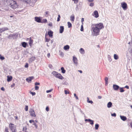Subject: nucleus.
<instances>
[{"instance_id": "obj_1", "label": "nucleus", "mask_w": 132, "mask_h": 132, "mask_svg": "<svg viewBox=\"0 0 132 132\" xmlns=\"http://www.w3.org/2000/svg\"><path fill=\"white\" fill-rule=\"evenodd\" d=\"M104 28L103 23H100L94 25L91 30L93 32L94 36H96L99 34L100 30Z\"/></svg>"}, {"instance_id": "obj_2", "label": "nucleus", "mask_w": 132, "mask_h": 132, "mask_svg": "<svg viewBox=\"0 0 132 132\" xmlns=\"http://www.w3.org/2000/svg\"><path fill=\"white\" fill-rule=\"evenodd\" d=\"M53 74L55 77L57 78L61 79H64V77L62 76V75L58 72L55 71H53L52 73Z\"/></svg>"}, {"instance_id": "obj_3", "label": "nucleus", "mask_w": 132, "mask_h": 132, "mask_svg": "<svg viewBox=\"0 0 132 132\" xmlns=\"http://www.w3.org/2000/svg\"><path fill=\"white\" fill-rule=\"evenodd\" d=\"M9 127L12 132H16V126L14 124L10 123L9 124Z\"/></svg>"}, {"instance_id": "obj_4", "label": "nucleus", "mask_w": 132, "mask_h": 132, "mask_svg": "<svg viewBox=\"0 0 132 132\" xmlns=\"http://www.w3.org/2000/svg\"><path fill=\"white\" fill-rule=\"evenodd\" d=\"M10 6L12 8L15 9L17 7V4L15 1L12 0L10 2Z\"/></svg>"}, {"instance_id": "obj_5", "label": "nucleus", "mask_w": 132, "mask_h": 132, "mask_svg": "<svg viewBox=\"0 0 132 132\" xmlns=\"http://www.w3.org/2000/svg\"><path fill=\"white\" fill-rule=\"evenodd\" d=\"M121 5L122 7L123 10H125L127 9V4L125 2L122 3Z\"/></svg>"}, {"instance_id": "obj_6", "label": "nucleus", "mask_w": 132, "mask_h": 132, "mask_svg": "<svg viewBox=\"0 0 132 132\" xmlns=\"http://www.w3.org/2000/svg\"><path fill=\"white\" fill-rule=\"evenodd\" d=\"M73 61L74 63L76 65H77L78 63V59L75 56H73Z\"/></svg>"}, {"instance_id": "obj_7", "label": "nucleus", "mask_w": 132, "mask_h": 132, "mask_svg": "<svg viewBox=\"0 0 132 132\" xmlns=\"http://www.w3.org/2000/svg\"><path fill=\"white\" fill-rule=\"evenodd\" d=\"M93 16H94L95 18H97L99 17V14L98 12L95 10L93 12Z\"/></svg>"}, {"instance_id": "obj_8", "label": "nucleus", "mask_w": 132, "mask_h": 132, "mask_svg": "<svg viewBox=\"0 0 132 132\" xmlns=\"http://www.w3.org/2000/svg\"><path fill=\"white\" fill-rule=\"evenodd\" d=\"M29 113L30 115L32 117H35L36 116L35 112L32 109H31L29 111Z\"/></svg>"}, {"instance_id": "obj_9", "label": "nucleus", "mask_w": 132, "mask_h": 132, "mask_svg": "<svg viewBox=\"0 0 132 132\" xmlns=\"http://www.w3.org/2000/svg\"><path fill=\"white\" fill-rule=\"evenodd\" d=\"M34 77L33 76L29 77L26 79V80L28 82H30L32 80L34 79Z\"/></svg>"}, {"instance_id": "obj_10", "label": "nucleus", "mask_w": 132, "mask_h": 132, "mask_svg": "<svg viewBox=\"0 0 132 132\" xmlns=\"http://www.w3.org/2000/svg\"><path fill=\"white\" fill-rule=\"evenodd\" d=\"M53 32L50 30L48 31V35L50 37L52 38L53 35Z\"/></svg>"}, {"instance_id": "obj_11", "label": "nucleus", "mask_w": 132, "mask_h": 132, "mask_svg": "<svg viewBox=\"0 0 132 132\" xmlns=\"http://www.w3.org/2000/svg\"><path fill=\"white\" fill-rule=\"evenodd\" d=\"M113 88L114 90H117L119 88V87L116 85H113Z\"/></svg>"}, {"instance_id": "obj_12", "label": "nucleus", "mask_w": 132, "mask_h": 132, "mask_svg": "<svg viewBox=\"0 0 132 132\" xmlns=\"http://www.w3.org/2000/svg\"><path fill=\"white\" fill-rule=\"evenodd\" d=\"M85 121L89 122L91 125H93L94 124V121L90 119H86Z\"/></svg>"}, {"instance_id": "obj_13", "label": "nucleus", "mask_w": 132, "mask_h": 132, "mask_svg": "<svg viewBox=\"0 0 132 132\" xmlns=\"http://www.w3.org/2000/svg\"><path fill=\"white\" fill-rule=\"evenodd\" d=\"M7 77V81L8 82L11 81L12 79L13 78L11 76H8Z\"/></svg>"}, {"instance_id": "obj_14", "label": "nucleus", "mask_w": 132, "mask_h": 132, "mask_svg": "<svg viewBox=\"0 0 132 132\" xmlns=\"http://www.w3.org/2000/svg\"><path fill=\"white\" fill-rule=\"evenodd\" d=\"M8 30V28L7 27L3 28L0 29V32L1 33L7 30Z\"/></svg>"}, {"instance_id": "obj_15", "label": "nucleus", "mask_w": 132, "mask_h": 132, "mask_svg": "<svg viewBox=\"0 0 132 132\" xmlns=\"http://www.w3.org/2000/svg\"><path fill=\"white\" fill-rule=\"evenodd\" d=\"M35 21L39 23L41 22V20L39 18L36 17L35 18Z\"/></svg>"}, {"instance_id": "obj_16", "label": "nucleus", "mask_w": 132, "mask_h": 132, "mask_svg": "<svg viewBox=\"0 0 132 132\" xmlns=\"http://www.w3.org/2000/svg\"><path fill=\"white\" fill-rule=\"evenodd\" d=\"M64 28L63 26H61L60 27V33H63V32L64 31Z\"/></svg>"}, {"instance_id": "obj_17", "label": "nucleus", "mask_w": 132, "mask_h": 132, "mask_svg": "<svg viewBox=\"0 0 132 132\" xmlns=\"http://www.w3.org/2000/svg\"><path fill=\"white\" fill-rule=\"evenodd\" d=\"M29 38H30V40H29V44L30 46L31 47L32 44V43H33V40L31 39V37H30Z\"/></svg>"}, {"instance_id": "obj_18", "label": "nucleus", "mask_w": 132, "mask_h": 132, "mask_svg": "<svg viewBox=\"0 0 132 132\" xmlns=\"http://www.w3.org/2000/svg\"><path fill=\"white\" fill-rule=\"evenodd\" d=\"M120 117L121 120L123 121H125L127 120V118L124 116H120Z\"/></svg>"}, {"instance_id": "obj_19", "label": "nucleus", "mask_w": 132, "mask_h": 132, "mask_svg": "<svg viewBox=\"0 0 132 132\" xmlns=\"http://www.w3.org/2000/svg\"><path fill=\"white\" fill-rule=\"evenodd\" d=\"M70 20L71 21L73 22L75 19V16L74 15H72L70 16Z\"/></svg>"}, {"instance_id": "obj_20", "label": "nucleus", "mask_w": 132, "mask_h": 132, "mask_svg": "<svg viewBox=\"0 0 132 132\" xmlns=\"http://www.w3.org/2000/svg\"><path fill=\"white\" fill-rule=\"evenodd\" d=\"M22 46L24 48H26L27 46V43L25 42H23L22 43Z\"/></svg>"}, {"instance_id": "obj_21", "label": "nucleus", "mask_w": 132, "mask_h": 132, "mask_svg": "<svg viewBox=\"0 0 132 132\" xmlns=\"http://www.w3.org/2000/svg\"><path fill=\"white\" fill-rule=\"evenodd\" d=\"M112 104L111 102H109L107 104V107L108 108H110L112 106Z\"/></svg>"}, {"instance_id": "obj_22", "label": "nucleus", "mask_w": 132, "mask_h": 132, "mask_svg": "<svg viewBox=\"0 0 132 132\" xmlns=\"http://www.w3.org/2000/svg\"><path fill=\"white\" fill-rule=\"evenodd\" d=\"M69 46L68 45L65 46L64 47V49L65 50H67L69 49Z\"/></svg>"}, {"instance_id": "obj_23", "label": "nucleus", "mask_w": 132, "mask_h": 132, "mask_svg": "<svg viewBox=\"0 0 132 132\" xmlns=\"http://www.w3.org/2000/svg\"><path fill=\"white\" fill-rule=\"evenodd\" d=\"M47 35V34H46L45 35V39L46 40V41L48 42H49L50 40V39H48L46 37V36Z\"/></svg>"}, {"instance_id": "obj_24", "label": "nucleus", "mask_w": 132, "mask_h": 132, "mask_svg": "<svg viewBox=\"0 0 132 132\" xmlns=\"http://www.w3.org/2000/svg\"><path fill=\"white\" fill-rule=\"evenodd\" d=\"M80 52L81 53H85V51L82 48H80Z\"/></svg>"}, {"instance_id": "obj_25", "label": "nucleus", "mask_w": 132, "mask_h": 132, "mask_svg": "<svg viewBox=\"0 0 132 132\" xmlns=\"http://www.w3.org/2000/svg\"><path fill=\"white\" fill-rule=\"evenodd\" d=\"M67 24L68 28H70L72 27V25L71 23L70 22H68L67 23Z\"/></svg>"}, {"instance_id": "obj_26", "label": "nucleus", "mask_w": 132, "mask_h": 132, "mask_svg": "<svg viewBox=\"0 0 132 132\" xmlns=\"http://www.w3.org/2000/svg\"><path fill=\"white\" fill-rule=\"evenodd\" d=\"M61 70L62 71V73H65V70L63 67H62L61 68Z\"/></svg>"}, {"instance_id": "obj_27", "label": "nucleus", "mask_w": 132, "mask_h": 132, "mask_svg": "<svg viewBox=\"0 0 132 132\" xmlns=\"http://www.w3.org/2000/svg\"><path fill=\"white\" fill-rule=\"evenodd\" d=\"M114 59L115 60H117L118 58V55L116 54H114Z\"/></svg>"}, {"instance_id": "obj_28", "label": "nucleus", "mask_w": 132, "mask_h": 132, "mask_svg": "<svg viewBox=\"0 0 132 132\" xmlns=\"http://www.w3.org/2000/svg\"><path fill=\"white\" fill-rule=\"evenodd\" d=\"M87 102L88 103H90L91 104H92L93 103V102L91 101H90L89 100V98L88 97L87 98Z\"/></svg>"}, {"instance_id": "obj_29", "label": "nucleus", "mask_w": 132, "mask_h": 132, "mask_svg": "<svg viewBox=\"0 0 132 132\" xmlns=\"http://www.w3.org/2000/svg\"><path fill=\"white\" fill-rule=\"evenodd\" d=\"M123 87L120 88L119 89L120 90V92H123L124 91V90L123 89Z\"/></svg>"}, {"instance_id": "obj_30", "label": "nucleus", "mask_w": 132, "mask_h": 132, "mask_svg": "<svg viewBox=\"0 0 132 132\" xmlns=\"http://www.w3.org/2000/svg\"><path fill=\"white\" fill-rule=\"evenodd\" d=\"M99 127V125L98 124H96L95 126V128L96 130H97Z\"/></svg>"}, {"instance_id": "obj_31", "label": "nucleus", "mask_w": 132, "mask_h": 132, "mask_svg": "<svg viewBox=\"0 0 132 132\" xmlns=\"http://www.w3.org/2000/svg\"><path fill=\"white\" fill-rule=\"evenodd\" d=\"M5 132H9V129L7 127H6L5 128Z\"/></svg>"}, {"instance_id": "obj_32", "label": "nucleus", "mask_w": 132, "mask_h": 132, "mask_svg": "<svg viewBox=\"0 0 132 132\" xmlns=\"http://www.w3.org/2000/svg\"><path fill=\"white\" fill-rule=\"evenodd\" d=\"M60 18H61V17H60V15L59 14L58 15V17L57 20V21L59 22L60 21Z\"/></svg>"}, {"instance_id": "obj_33", "label": "nucleus", "mask_w": 132, "mask_h": 132, "mask_svg": "<svg viewBox=\"0 0 132 132\" xmlns=\"http://www.w3.org/2000/svg\"><path fill=\"white\" fill-rule=\"evenodd\" d=\"M0 59L2 60H3L5 59V58L3 56H1L0 54Z\"/></svg>"}, {"instance_id": "obj_34", "label": "nucleus", "mask_w": 132, "mask_h": 132, "mask_svg": "<svg viewBox=\"0 0 132 132\" xmlns=\"http://www.w3.org/2000/svg\"><path fill=\"white\" fill-rule=\"evenodd\" d=\"M64 92L65 93V94H69V91H67L66 90H64Z\"/></svg>"}, {"instance_id": "obj_35", "label": "nucleus", "mask_w": 132, "mask_h": 132, "mask_svg": "<svg viewBox=\"0 0 132 132\" xmlns=\"http://www.w3.org/2000/svg\"><path fill=\"white\" fill-rule=\"evenodd\" d=\"M108 78L107 77H106L105 78V82L106 84H107L108 83Z\"/></svg>"}, {"instance_id": "obj_36", "label": "nucleus", "mask_w": 132, "mask_h": 132, "mask_svg": "<svg viewBox=\"0 0 132 132\" xmlns=\"http://www.w3.org/2000/svg\"><path fill=\"white\" fill-rule=\"evenodd\" d=\"M28 106H26L25 108V110L26 111H27L28 110Z\"/></svg>"}, {"instance_id": "obj_37", "label": "nucleus", "mask_w": 132, "mask_h": 132, "mask_svg": "<svg viewBox=\"0 0 132 132\" xmlns=\"http://www.w3.org/2000/svg\"><path fill=\"white\" fill-rule=\"evenodd\" d=\"M39 88V87L38 86H36L35 87V89L36 90H37Z\"/></svg>"}, {"instance_id": "obj_38", "label": "nucleus", "mask_w": 132, "mask_h": 132, "mask_svg": "<svg viewBox=\"0 0 132 132\" xmlns=\"http://www.w3.org/2000/svg\"><path fill=\"white\" fill-rule=\"evenodd\" d=\"M52 90L53 89H52L50 90H47L46 92L47 93H49L52 92Z\"/></svg>"}, {"instance_id": "obj_39", "label": "nucleus", "mask_w": 132, "mask_h": 132, "mask_svg": "<svg viewBox=\"0 0 132 132\" xmlns=\"http://www.w3.org/2000/svg\"><path fill=\"white\" fill-rule=\"evenodd\" d=\"M94 5V4L93 3L91 2L90 3L89 6H93Z\"/></svg>"}, {"instance_id": "obj_40", "label": "nucleus", "mask_w": 132, "mask_h": 132, "mask_svg": "<svg viewBox=\"0 0 132 132\" xmlns=\"http://www.w3.org/2000/svg\"><path fill=\"white\" fill-rule=\"evenodd\" d=\"M84 30V28L83 27V25H82L81 26V29L80 30L81 31H83Z\"/></svg>"}, {"instance_id": "obj_41", "label": "nucleus", "mask_w": 132, "mask_h": 132, "mask_svg": "<svg viewBox=\"0 0 132 132\" xmlns=\"http://www.w3.org/2000/svg\"><path fill=\"white\" fill-rule=\"evenodd\" d=\"M30 93L33 96L35 95L36 94V93L35 92H30Z\"/></svg>"}, {"instance_id": "obj_42", "label": "nucleus", "mask_w": 132, "mask_h": 132, "mask_svg": "<svg viewBox=\"0 0 132 132\" xmlns=\"http://www.w3.org/2000/svg\"><path fill=\"white\" fill-rule=\"evenodd\" d=\"M74 1V2L75 4H77L79 0H72Z\"/></svg>"}, {"instance_id": "obj_43", "label": "nucleus", "mask_w": 132, "mask_h": 132, "mask_svg": "<svg viewBox=\"0 0 132 132\" xmlns=\"http://www.w3.org/2000/svg\"><path fill=\"white\" fill-rule=\"evenodd\" d=\"M111 116L113 117H116V115L115 113H113L111 114Z\"/></svg>"}, {"instance_id": "obj_44", "label": "nucleus", "mask_w": 132, "mask_h": 132, "mask_svg": "<svg viewBox=\"0 0 132 132\" xmlns=\"http://www.w3.org/2000/svg\"><path fill=\"white\" fill-rule=\"evenodd\" d=\"M74 96L75 97L76 99L77 100L78 99V96L76 95V94L75 93V94H74Z\"/></svg>"}, {"instance_id": "obj_45", "label": "nucleus", "mask_w": 132, "mask_h": 132, "mask_svg": "<svg viewBox=\"0 0 132 132\" xmlns=\"http://www.w3.org/2000/svg\"><path fill=\"white\" fill-rule=\"evenodd\" d=\"M46 110L47 111H49V108L48 106H47L46 107Z\"/></svg>"}, {"instance_id": "obj_46", "label": "nucleus", "mask_w": 132, "mask_h": 132, "mask_svg": "<svg viewBox=\"0 0 132 132\" xmlns=\"http://www.w3.org/2000/svg\"><path fill=\"white\" fill-rule=\"evenodd\" d=\"M48 67H49L50 68H52L53 67V66L51 64H50L49 65H48Z\"/></svg>"}, {"instance_id": "obj_47", "label": "nucleus", "mask_w": 132, "mask_h": 132, "mask_svg": "<svg viewBox=\"0 0 132 132\" xmlns=\"http://www.w3.org/2000/svg\"><path fill=\"white\" fill-rule=\"evenodd\" d=\"M28 67V64L27 63H26V64L25 65V67L27 68Z\"/></svg>"}, {"instance_id": "obj_48", "label": "nucleus", "mask_w": 132, "mask_h": 132, "mask_svg": "<svg viewBox=\"0 0 132 132\" xmlns=\"http://www.w3.org/2000/svg\"><path fill=\"white\" fill-rule=\"evenodd\" d=\"M40 83L39 82H36L35 83V86H37V85H39Z\"/></svg>"}, {"instance_id": "obj_49", "label": "nucleus", "mask_w": 132, "mask_h": 132, "mask_svg": "<svg viewBox=\"0 0 132 132\" xmlns=\"http://www.w3.org/2000/svg\"><path fill=\"white\" fill-rule=\"evenodd\" d=\"M29 122L30 123H31L32 122H34V121L33 120H29Z\"/></svg>"}, {"instance_id": "obj_50", "label": "nucleus", "mask_w": 132, "mask_h": 132, "mask_svg": "<svg viewBox=\"0 0 132 132\" xmlns=\"http://www.w3.org/2000/svg\"><path fill=\"white\" fill-rule=\"evenodd\" d=\"M15 85V84L14 83L11 85V87L12 88L13 87H14V86Z\"/></svg>"}, {"instance_id": "obj_51", "label": "nucleus", "mask_w": 132, "mask_h": 132, "mask_svg": "<svg viewBox=\"0 0 132 132\" xmlns=\"http://www.w3.org/2000/svg\"><path fill=\"white\" fill-rule=\"evenodd\" d=\"M125 88H126L127 89H129V86H128L126 85L124 87Z\"/></svg>"}, {"instance_id": "obj_52", "label": "nucleus", "mask_w": 132, "mask_h": 132, "mask_svg": "<svg viewBox=\"0 0 132 132\" xmlns=\"http://www.w3.org/2000/svg\"><path fill=\"white\" fill-rule=\"evenodd\" d=\"M84 18H82L81 19V22H82V24H83V21H84Z\"/></svg>"}, {"instance_id": "obj_53", "label": "nucleus", "mask_w": 132, "mask_h": 132, "mask_svg": "<svg viewBox=\"0 0 132 132\" xmlns=\"http://www.w3.org/2000/svg\"><path fill=\"white\" fill-rule=\"evenodd\" d=\"M1 89L2 90H3V91H4L5 90L4 88V87H2L1 88Z\"/></svg>"}, {"instance_id": "obj_54", "label": "nucleus", "mask_w": 132, "mask_h": 132, "mask_svg": "<svg viewBox=\"0 0 132 132\" xmlns=\"http://www.w3.org/2000/svg\"><path fill=\"white\" fill-rule=\"evenodd\" d=\"M47 56L48 57H50V53H48L47 54Z\"/></svg>"}, {"instance_id": "obj_55", "label": "nucleus", "mask_w": 132, "mask_h": 132, "mask_svg": "<svg viewBox=\"0 0 132 132\" xmlns=\"http://www.w3.org/2000/svg\"><path fill=\"white\" fill-rule=\"evenodd\" d=\"M44 22H45V23L46 22H47V20L46 19H44Z\"/></svg>"}, {"instance_id": "obj_56", "label": "nucleus", "mask_w": 132, "mask_h": 132, "mask_svg": "<svg viewBox=\"0 0 132 132\" xmlns=\"http://www.w3.org/2000/svg\"><path fill=\"white\" fill-rule=\"evenodd\" d=\"M48 25L50 26H52V23H50L48 24Z\"/></svg>"}, {"instance_id": "obj_57", "label": "nucleus", "mask_w": 132, "mask_h": 132, "mask_svg": "<svg viewBox=\"0 0 132 132\" xmlns=\"http://www.w3.org/2000/svg\"><path fill=\"white\" fill-rule=\"evenodd\" d=\"M31 60H32L34 61V60L35 59V58L34 57H31L30 58Z\"/></svg>"}, {"instance_id": "obj_58", "label": "nucleus", "mask_w": 132, "mask_h": 132, "mask_svg": "<svg viewBox=\"0 0 132 132\" xmlns=\"http://www.w3.org/2000/svg\"><path fill=\"white\" fill-rule=\"evenodd\" d=\"M15 119L17 120L18 119V117L17 116H15Z\"/></svg>"}, {"instance_id": "obj_59", "label": "nucleus", "mask_w": 132, "mask_h": 132, "mask_svg": "<svg viewBox=\"0 0 132 132\" xmlns=\"http://www.w3.org/2000/svg\"><path fill=\"white\" fill-rule=\"evenodd\" d=\"M98 98L99 99H101L102 98V96H98Z\"/></svg>"}, {"instance_id": "obj_60", "label": "nucleus", "mask_w": 132, "mask_h": 132, "mask_svg": "<svg viewBox=\"0 0 132 132\" xmlns=\"http://www.w3.org/2000/svg\"><path fill=\"white\" fill-rule=\"evenodd\" d=\"M94 0H88L89 2H93L94 1Z\"/></svg>"}, {"instance_id": "obj_61", "label": "nucleus", "mask_w": 132, "mask_h": 132, "mask_svg": "<svg viewBox=\"0 0 132 132\" xmlns=\"http://www.w3.org/2000/svg\"><path fill=\"white\" fill-rule=\"evenodd\" d=\"M78 71L79 72H80L81 73H82V71L81 70H78Z\"/></svg>"}, {"instance_id": "obj_62", "label": "nucleus", "mask_w": 132, "mask_h": 132, "mask_svg": "<svg viewBox=\"0 0 132 132\" xmlns=\"http://www.w3.org/2000/svg\"><path fill=\"white\" fill-rule=\"evenodd\" d=\"M130 125L131 127L132 128V122H131V123H130Z\"/></svg>"}, {"instance_id": "obj_63", "label": "nucleus", "mask_w": 132, "mask_h": 132, "mask_svg": "<svg viewBox=\"0 0 132 132\" xmlns=\"http://www.w3.org/2000/svg\"><path fill=\"white\" fill-rule=\"evenodd\" d=\"M48 13H49V12H48V11H46V14H47Z\"/></svg>"}, {"instance_id": "obj_64", "label": "nucleus", "mask_w": 132, "mask_h": 132, "mask_svg": "<svg viewBox=\"0 0 132 132\" xmlns=\"http://www.w3.org/2000/svg\"><path fill=\"white\" fill-rule=\"evenodd\" d=\"M131 108L132 109V105H131V106H130Z\"/></svg>"}]
</instances>
